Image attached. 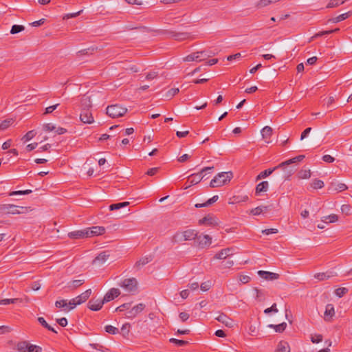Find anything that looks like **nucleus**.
I'll list each match as a JSON object with an SVG mask.
<instances>
[{"label": "nucleus", "mask_w": 352, "mask_h": 352, "mask_svg": "<svg viewBox=\"0 0 352 352\" xmlns=\"http://www.w3.org/2000/svg\"><path fill=\"white\" fill-rule=\"evenodd\" d=\"M29 342L27 341H21L17 343L16 349L19 352H27Z\"/></svg>", "instance_id": "obj_34"}, {"label": "nucleus", "mask_w": 352, "mask_h": 352, "mask_svg": "<svg viewBox=\"0 0 352 352\" xmlns=\"http://www.w3.org/2000/svg\"><path fill=\"white\" fill-rule=\"evenodd\" d=\"M38 322L45 329H48L49 331H52L55 333H57V331L55 330L54 328H53L52 327H51L50 324H48V323L46 322V320H45L44 318L43 317H38Z\"/></svg>", "instance_id": "obj_31"}, {"label": "nucleus", "mask_w": 352, "mask_h": 352, "mask_svg": "<svg viewBox=\"0 0 352 352\" xmlns=\"http://www.w3.org/2000/svg\"><path fill=\"white\" fill-rule=\"evenodd\" d=\"M32 191L31 190H16V191H12L9 193L10 196H14V195H29Z\"/></svg>", "instance_id": "obj_48"}, {"label": "nucleus", "mask_w": 352, "mask_h": 352, "mask_svg": "<svg viewBox=\"0 0 352 352\" xmlns=\"http://www.w3.org/2000/svg\"><path fill=\"white\" fill-rule=\"evenodd\" d=\"M311 341L313 343H319L322 341V336L321 334H315L311 336Z\"/></svg>", "instance_id": "obj_53"}, {"label": "nucleus", "mask_w": 352, "mask_h": 352, "mask_svg": "<svg viewBox=\"0 0 352 352\" xmlns=\"http://www.w3.org/2000/svg\"><path fill=\"white\" fill-rule=\"evenodd\" d=\"M120 294V292L117 288L110 289L104 295L102 298L104 303L113 300L115 298L118 297Z\"/></svg>", "instance_id": "obj_12"}, {"label": "nucleus", "mask_w": 352, "mask_h": 352, "mask_svg": "<svg viewBox=\"0 0 352 352\" xmlns=\"http://www.w3.org/2000/svg\"><path fill=\"white\" fill-rule=\"evenodd\" d=\"M59 106V104H56L54 105L50 106L47 108H45L44 115L49 114L52 113L56 108Z\"/></svg>", "instance_id": "obj_58"}, {"label": "nucleus", "mask_w": 352, "mask_h": 352, "mask_svg": "<svg viewBox=\"0 0 352 352\" xmlns=\"http://www.w3.org/2000/svg\"><path fill=\"white\" fill-rule=\"evenodd\" d=\"M84 283H85L84 279L74 280L69 281L67 283V287L70 290H74V289H77L78 287H80V285H83Z\"/></svg>", "instance_id": "obj_24"}, {"label": "nucleus", "mask_w": 352, "mask_h": 352, "mask_svg": "<svg viewBox=\"0 0 352 352\" xmlns=\"http://www.w3.org/2000/svg\"><path fill=\"white\" fill-rule=\"evenodd\" d=\"M290 351V347L289 344L285 341H280L278 346L276 352H289Z\"/></svg>", "instance_id": "obj_27"}, {"label": "nucleus", "mask_w": 352, "mask_h": 352, "mask_svg": "<svg viewBox=\"0 0 352 352\" xmlns=\"http://www.w3.org/2000/svg\"><path fill=\"white\" fill-rule=\"evenodd\" d=\"M13 122L12 119H6L0 124V129L5 130L8 128Z\"/></svg>", "instance_id": "obj_46"}, {"label": "nucleus", "mask_w": 352, "mask_h": 352, "mask_svg": "<svg viewBox=\"0 0 352 352\" xmlns=\"http://www.w3.org/2000/svg\"><path fill=\"white\" fill-rule=\"evenodd\" d=\"M335 316L334 306L332 304H327L325 307L324 314V320L327 322H331Z\"/></svg>", "instance_id": "obj_15"}, {"label": "nucleus", "mask_w": 352, "mask_h": 352, "mask_svg": "<svg viewBox=\"0 0 352 352\" xmlns=\"http://www.w3.org/2000/svg\"><path fill=\"white\" fill-rule=\"evenodd\" d=\"M197 56H199V62L206 60L208 58L212 56V52L208 51H199L197 52Z\"/></svg>", "instance_id": "obj_30"}, {"label": "nucleus", "mask_w": 352, "mask_h": 352, "mask_svg": "<svg viewBox=\"0 0 352 352\" xmlns=\"http://www.w3.org/2000/svg\"><path fill=\"white\" fill-rule=\"evenodd\" d=\"M261 134L263 138H270L272 134V129L270 126H266L261 130Z\"/></svg>", "instance_id": "obj_36"}, {"label": "nucleus", "mask_w": 352, "mask_h": 352, "mask_svg": "<svg viewBox=\"0 0 352 352\" xmlns=\"http://www.w3.org/2000/svg\"><path fill=\"white\" fill-rule=\"evenodd\" d=\"M195 240L197 245L201 248L208 247L212 243V238L207 234L197 235Z\"/></svg>", "instance_id": "obj_8"}, {"label": "nucleus", "mask_w": 352, "mask_h": 352, "mask_svg": "<svg viewBox=\"0 0 352 352\" xmlns=\"http://www.w3.org/2000/svg\"><path fill=\"white\" fill-rule=\"evenodd\" d=\"M199 225L215 226L217 221L214 216L208 214L199 221Z\"/></svg>", "instance_id": "obj_21"}, {"label": "nucleus", "mask_w": 352, "mask_h": 352, "mask_svg": "<svg viewBox=\"0 0 352 352\" xmlns=\"http://www.w3.org/2000/svg\"><path fill=\"white\" fill-rule=\"evenodd\" d=\"M104 329L106 332L112 335H115L119 333L118 329L111 325H106L104 327Z\"/></svg>", "instance_id": "obj_45"}, {"label": "nucleus", "mask_w": 352, "mask_h": 352, "mask_svg": "<svg viewBox=\"0 0 352 352\" xmlns=\"http://www.w3.org/2000/svg\"><path fill=\"white\" fill-rule=\"evenodd\" d=\"M287 166H284L281 167L284 170V174L283 178L284 180L288 179L296 171V168L294 166L287 168Z\"/></svg>", "instance_id": "obj_25"}, {"label": "nucleus", "mask_w": 352, "mask_h": 352, "mask_svg": "<svg viewBox=\"0 0 352 352\" xmlns=\"http://www.w3.org/2000/svg\"><path fill=\"white\" fill-rule=\"evenodd\" d=\"M230 249H224V250H222L221 251H219V252H217L214 258H217V259H223V260H225L226 258H227L228 256H230Z\"/></svg>", "instance_id": "obj_28"}, {"label": "nucleus", "mask_w": 352, "mask_h": 352, "mask_svg": "<svg viewBox=\"0 0 352 352\" xmlns=\"http://www.w3.org/2000/svg\"><path fill=\"white\" fill-rule=\"evenodd\" d=\"M89 237L102 235L105 232V228L102 226H93L86 228Z\"/></svg>", "instance_id": "obj_13"}, {"label": "nucleus", "mask_w": 352, "mask_h": 352, "mask_svg": "<svg viewBox=\"0 0 352 352\" xmlns=\"http://www.w3.org/2000/svg\"><path fill=\"white\" fill-rule=\"evenodd\" d=\"M351 15H352V11H349L346 13L340 14L339 16H338L336 17L331 18V19H329L328 21L331 22V23H339L340 21H342L348 19Z\"/></svg>", "instance_id": "obj_23"}, {"label": "nucleus", "mask_w": 352, "mask_h": 352, "mask_svg": "<svg viewBox=\"0 0 352 352\" xmlns=\"http://www.w3.org/2000/svg\"><path fill=\"white\" fill-rule=\"evenodd\" d=\"M81 105L82 109H89L92 107V102L90 96H84L81 100Z\"/></svg>", "instance_id": "obj_29"}, {"label": "nucleus", "mask_w": 352, "mask_h": 352, "mask_svg": "<svg viewBox=\"0 0 352 352\" xmlns=\"http://www.w3.org/2000/svg\"><path fill=\"white\" fill-rule=\"evenodd\" d=\"M95 50V48L94 47L81 50L77 52L78 56H82V55H89L92 54Z\"/></svg>", "instance_id": "obj_41"}, {"label": "nucleus", "mask_w": 352, "mask_h": 352, "mask_svg": "<svg viewBox=\"0 0 352 352\" xmlns=\"http://www.w3.org/2000/svg\"><path fill=\"white\" fill-rule=\"evenodd\" d=\"M325 101V104L327 107H329L335 101V98L332 96H329V97L324 99Z\"/></svg>", "instance_id": "obj_62"}, {"label": "nucleus", "mask_w": 352, "mask_h": 352, "mask_svg": "<svg viewBox=\"0 0 352 352\" xmlns=\"http://www.w3.org/2000/svg\"><path fill=\"white\" fill-rule=\"evenodd\" d=\"M338 220V216L335 214L324 217L322 221L324 223H334Z\"/></svg>", "instance_id": "obj_35"}, {"label": "nucleus", "mask_w": 352, "mask_h": 352, "mask_svg": "<svg viewBox=\"0 0 352 352\" xmlns=\"http://www.w3.org/2000/svg\"><path fill=\"white\" fill-rule=\"evenodd\" d=\"M169 342H171V343H173V344H176L177 346H186V345H187L188 344V341L182 340H178V339H176V338H170L169 340Z\"/></svg>", "instance_id": "obj_42"}, {"label": "nucleus", "mask_w": 352, "mask_h": 352, "mask_svg": "<svg viewBox=\"0 0 352 352\" xmlns=\"http://www.w3.org/2000/svg\"><path fill=\"white\" fill-rule=\"evenodd\" d=\"M145 308V305L143 303H139L137 305L134 306L130 310H129L126 314V317L128 318H135L138 314L142 312Z\"/></svg>", "instance_id": "obj_11"}, {"label": "nucleus", "mask_w": 352, "mask_h": 352, "mask_svg": "<svg viewBox=\"0 0 352 352\" xmlns=\"http://www.w3.org/2000/svg\"><path fill=\"white\" fill-rule=\"evenodd\" d=\"M348 292V289L346 287H339L335 290V294L338 297L341 298Z\"/></svg>", "instance_id": "obj_49"}, {"label": "nucleus", "mask_w": 352, "mask_h": 352, "mask_svg": "<svg viewBox=\"0 0 352 352\" xmlns=\"http://www.w3.org/2000/svg\"><path fill=\"white\" fill-rule=\"evenodd\" d=\"M80 119L81 122L85 124H91L94 121L92 113L88 109H82Z\"/></svg>", "instance_id": "obj_10"}, {"label": "nucleus", "mask_w": 352, "mask_h": 352, "mask_svg": "<svg viewBox=\"0 0 352 352\" xmlns=\"http://www.w3.org/2000/svg\"><path fill=\"white\" fill-rule=\"evenodd\" d=\"M22 302V300L20 298H11V299L5 298V299L0 300V305H8L10 303H17V302Z\"/></svg>", "instance_id": "obj_38"}, {"label": "nucleus", "mask_w": 352, "mask_h": 352, "mask_svg": "<svg viewBox=\"0 0 352 352\" xmlns=\"http://www.w3.org/2000/svg\"><path fill=\"white\" fill-rule=\"evenodd\" d=\"M234 264V261L231 260V257L228 256L227 258L221 262V266L224 268H230Z\"/></svg>", "instance_id": "obj_44"}, {"label": "nucleus", "mask_w": 352, "mask_h": 352, "mask_svg": "<svg viewBox=\"0 0 352 352\" xmlns=\"http://www.w3.org/2000/svg\"><path fill=\"white\" fill-rule=\"evenodd\" d=\"M247 212L252 215H259L263 213V210L262 208H261L260 206L252 209L251 210H250V212L247 211Z\"/></svg>", "instance_id": "obj_52"}, {"label": "nucleus", "mask_w": 352, "mask_h": 352, "mask_svg": "<svg viewBox=\"0 0 352 352\" xmlns=\"http://www.w3.org/2000/svg\"><path fill=\"white\" fill-rule=\"evenodd\" d=\"M215 319L228 327H233L234 325V321L223 314H221Z\"/></svg>", "instance_id": "obj_19"}, {"label": "nucleus", "mask_w": 352, "mask_h": 352, "mask_svg": "<svg viewBox=\"0 0 352 352\" xmlns=\"http://www.w3.org/2000/svg\"><path fill=\"white\" fill-rule=\"evenodd\" d=\"M107 114L113 118L123 116L127 111V109L119 104H112L107 107Z\"/></svg>", "instance_id": "obj_4"}, {"label": "nucleus", "mask_w": 352, "mask_h": 352, "mask_svg": "<svg viewBox=\"0 0 352 352\" xmlns=\"http://www.w3.org/2000/svg\"><path fill=\"white\" fill-rule=\"evenodd\" d=\"M6 214H23L25 213L28 209L27 208L23 206H17L14 204H6Z\"/></svg>", "instance_id": "obj_9"}, {"label": "nucleus", "mask_w": 352, "mask_h": 352, "mask_svg": "<svg viewBox=\"0 0 352 352\" xmlns=\"http://www.w3.org/2000/svg\"><path fill=\"white\" fill-rule=\"evenodd\" d=\"M212 286V283L210 281H206L204 283H202L200 285L201 289L204 292H206L210 289V288Z\"/></svg>", "instance_id": "obj_54"}, {"label": "nucleus", "mask_w": 352, "mask_h": 352, "mask_svg": "<svg viewBox=\"0 0 352 352\" xmlns=\"http://www.w3.org/2000/svg\"><path fill=\"white\" fill-rule=\"evenodd\" d=\"M213 169V166L211 167H205L199 173L191 174L188 177V181L190 182V185H195L201 182V180L205 177L202 174L209 170H212Z\"/></svg>", "instance_id": "obj_7"}, {"label": "nucleus", "mask_w": 352, "mask_h": 352, "mask_svg": "<svg viewBox=\"0 0 352 352\" xmlns=\"http://www.w3.org/2000/svg\"><path fill=\"white\" fill-rule=\"evenodd\" d=\"M342 212L349 215L351 213V206L348 204L342 205L341 207Z\"/></svg>", "instance_id": "obj_60"}, {"label": "nucleus", "mask_w": 352, "mask_h": 352, "mask_svg": "<svg viewBox=\"0 0 352 352\" xmlns=\"http://www.w3.org/2000/svg\"><path fill=\"white\" fill-rule=\"evenodd\" d=\"M269 188V184L267 181H263L258 184L256 186V195H261L262 192H265Z\"/></svg>", "instance_id": "obj_22"}, {"label": "nucleus", "mask_w": 352, "mask_h": 352, "mask_svg": "<svg viewBox=\"0 0 352 352\" xmlns=\"http://www.w3.org/2000/svg\"><path fill=\"white\" fill-rule=\"evenodd\" d=\"M118 285L128 292H135L138 289V281L135 278H126Z\"/></svg>", "instance_id": "obj_5"}, {"label": "nucleus", "mask_w": 352, "mask_h": 352, "mask_svg": "<svg viewBox=\"0 0 352 352\" xmlns=\"http://www.w3.org/2000/svg\"><path fill=\"white\" fill-rule=\"evenodd\" d=\"M257 273L261 278L268 280L278 279L279 277L278 274L267 271L259 270Z\"/></svg>", "instance_id": "obj_20"}, {"label": "nucleus", "mask_w": 352, "mask_h": 352, "mask_svg": "<svg viewBox=\"0 0 352 352\" xmlns=\"http://www.w3.org/2000/svg\"><path fill=\"white\" fill-rule=\"evenodd\" d=\"M76 305H79V303H77L76 298L71 299L69 302L66 300H56L55 302V306L57 308H63L65 311H69L74 309Z\"/></svg>", "instance_id": "obj_6"}, {"label": "nucleus", "mask_w": 352, "mask_h": 352, "mask_svg": "<svg viewBox=\"0 0 352 352\" xmlns=\"http://www.w3.org/2000/svg\"><path fill=\"white\" fill-rule=\"evenodd\" d=\"M314 276L316 278L318 279L319 280H324L330 277L329 275H328L327 273H324V272L318 273V274H315Z\"/></svg>", "instance_id": "obj_55"}, {"label": "nucleus", "mask_w": 352, "mask_h": 352, "mask_svg": "<svg viewBox=\"0 0 352 352\" xmlns=\"http://www.w3.org/2000/svg\"><path fill=\"white\" fill-rule=\"evenodd\" d=\"M286 327H287V324L285 322H282L279 324L274 325V330L276 332L281 333L285 331Z\"/></svg>", "instance_id": "obj_51"}, {"label": "nucleus", "mask_w": 352, "mask_h": 352, "mask_svg": "<svg viewBox=\"0 0 352 352\" xmlns=\"http://www.w3.org/2000/svg\"><path fill=\"white\" fill-rule=\"evenodd\" d=\"M36 135V132L34 130L29 131L23 137L22 140H23L24 142H28L32 140Z\"/></svg>", "instance_id": "obj_39"}, {"label": "nucleus", "mask_w": 352, "mask_h": 352, "mask_svg": "<svg viewBox=\"0 0 352 352\" xmlns=\"http://www.w3.org/2000/svg\"><path fill=\"white\" fill-rule=\"evenodd\" d=\"M25 30V27L21 25H13L11 28L10 33L15 34L19 33Z\"/></svg>", "instance_id": "obj_40"}, {"label": "nucleus", "mask_w": 352, "mask_h": 352, "mask_svg": "<svg viewBox=\"0 0 352 352\" xmlns=\"http://www.w3.org/2000/svg\"><path fill=\"white\" fill-rule=\"evenodd\" d=\"M305 156L304 155H298L294 158L289 159L287 161H285L280 164H279L278 166L274 167L273 168H268L266 169L262 172H261L256 177V181L265 178L268 176H270L275 170L280 168V167H283L284 166H289L293 163H296L297 162H300L302 160H304Z\"/></svg>", "instance_id": "obj_1"}, {"label": "nucleus", "mask_w": 352, "mask_h": 352, "mask_svg": "<svg viewBox=\"0 0 352 352\" xmlns=\"http://www.w3.org/2000/svg\"><path fill=\"white\" fill-rule=\"evenodd\" d=\"M168 34L176 41H184L190 38V34L188 32L170 31Z\"/></svg>", "instance_id": "obj_17"}, {"label": "nucleus", "mask_w": 352, "mask_h": 352, "mask_svg": "<svg viewBox=\"0 0 352 352\" xmlns=\"http://www.w3.org/2000/svg\"><path fill=\"white\" fill-rule=\"evenodd\" d=\"M153 260V257L152 256L149 255V256H144L141 258H140L136 263H135V266L136 267H140L141 266H144L146 264L148 263L149 262H151V261Z\"/></svg>", "instance_id": "obj_26"}, {"label": "nucleus", "mask_w": 352, "mask_h": 352, "mask_svg": "<svg viewBox=\"0 0 352 352\" xmlns=\"http://www.w3.org/2000/svg\"><path fill=\"white\" fill-rule=\"evenodd\" d=\"M130 324L129 323H125L122 325L121 328V333L123 336L128 335L129 333Z\"/></svg>", "instance_id": "obj_56"}, {"label": "nucleus", "mask_w": 352, "mask_h": 352, "mask_svg": "<svg viewBox=\"0 0 352 352\" xmlns=\"http://www.w3.org/2000/svg\"><path fill=\"white\" fill-rule=\"evenodd\" d=\"M129 205V202L128 201H124V202H120L116 204H113L109 206V210L111 211L112 210H119L122 208L126 207Z\"/></svg>", "instance_id": "obj_32"}, {"label": "nucleus", "mask_w": 352, "mask_h": 352, "mask_svg": "<svg viewBox=\"0 0 352 352\" xmlns=\"http://www.w3.org/2000/svg\"><path fill=\"white\" fill-rule=\"evenodd\" d=\"M199 56L197 54V52L192 53L188 56H186L185 58H184V61H197L199 62L198 58Z\"/></svg>", "instance_id": "obj_47"}, {"label": "nucleus", "mask_w": 352, "mask_h": 352, "mask_svg": "<svg viewBox=\"0 0 352 352\" xmlns=\"http://www.w3.org/2000/svg\"><path fill=\"white\" fill-rule=\"evenodd\" d=\"M311 186L314 189H320L324 187V182L320 179H316L313 181Z\"/></svg>", "instance_id": "obj_43"}, {"label": "nucleus", "mask_w": 352, "mask_h": 352, "mask_svg": "<svg viewBox=\"0 0 352 352\" xmlns=\"http://www.w3.org/2000/svg\"><path fill=\"white\" fill-rule=\"evenodd\" d=\"M232 177L231 172H223L217 174L210 182V186L212 188L219 187L226 184Z\"/></svg>", "instance_id": "obj_3"}, {"label": "nucleus", "mask_w": 352, "mask_h": 352, "mask_svg": "<svg viewBox=\"0 0 352 352\" xmlns=\"http://www.w3.org/2000/svg\"><path fill=\"white\" fill-rule=\"evenodd\" d=\"M348 0H330L327 5V8H336L340 5H342Z\"/></svg>", "instance_id": "obj_33"}, {"label": "nucleus", "mask_w": 352, "mask_h": 352, "mask_svg": "<svg viewBox=\"0 0 352 352\" xmlns=\"http://www.w3.org/2000/svg\"><path fill=\"white\" fill-rule=\"evenodd\" d=\"M131 307V303H124L116 309V311H123L125 309H129Z\"/></svg>", "instance_id": "obj_59"}, {"label": "nucleus", "mask_w": 352, "mask_h": 352, "mask_svg": "<svg viewBox=\"0 0 352 352\" xmlns=\"http://www.w3.org/2000/svg\"><path fill=\"white\" fill-rule=\"evenodd\" d=\"M104 304V302L102 299V300L91 299L89 301L87 306L89 309H91L92 311H97L102 309Z\"/></svg>", "instance_id": "obj_14"}, {"label": "nucleus", "mask_w": 352, "mask_h": 352, "mask_svg": "<svg viewBox=\"0 0 352 352\" xmlns=\"http://www.w3.org/2000/svg\"><path fill=\"white\" fill-rule=\"evenodd\" d=\"M158 74L156 72H151L147 74L146 76V79L148 80L155 79L157 77Z\"/></svg>", "instance_id": "obj_63"}, {"label": "nucleus", "mask_w": 352, "mask_h": 352, "mask_svg": "<svg viewBox=\"0 0 352 352\" xmlns=\"http://www.w3.org/2000/svg\"><path fill=\"white\" fill-rule=\"evenodd\" d=\"M322 160L327 163H332L335 161V158L330 155H324L322 156Z\"/></svg>", "instance_id": "obj_64"}, {"label": "nucleus", "mask_w": 352, "mask_h": 352, "mask_svg": "<svg viewBox=\"0 0 352 352\" xmlns=\"http://www.w3.org/2000/svg\"><path fill=\"white\" fill-rule=\"evenodd\" d=\"M42 348L39 346L29 343L27 352H41Z\"/></svg>", "instance_id": "obj_50"}, {"label": "nucleus", "mask_w": 352, "mask_h": 352, "mask_svg": "<svg viewBox=\"0 0 352 352\" xmlns=\"http://www.w3.org/2000/svg\"><path fill=\"white\" fill-rule=\"evenodd\" d=\"M179 92L178 88H172L169 89L166 93V97L172 98Z\"/></svg>", "instance_id": "obj_61"}, {"label": "nucleus", "mask_w": 352, "mask_h": 352, "mask_svg": "<svg viewBox=\"0 0 352 352\" xmlns=\"http://www.w3.org/2000/svg\"><path fill=\"white\" fill-rule=\"evenodd\" d=\"M300 179H308L311 177V170L309 169H302L298 173Z\"/></svg>", "instance_id": "obj_37"}, {"label": "nucleus", "mask_w": 352, "mask_h": 352, "mask_svg": "<svg viewBox=\"0 0 352 352\" xmlns=\"http://www.w3.org/2000/svg\"><path fill=\"white\" fill-rule=\"evenodd\" d=\"M68 236L73 239H84L89 237V234H87L86 229H85L70 232L68 233Z\"/></svg>", "instance_id": "obj_18"}, {"label": "nucleus", "mask_w": 352, "mask_h": 352, "mask_svg": "<svg viewBox=\"0 0 352 352\" xmlns=\"http://www.w3.org/2000/svg\"><path fill=\"white\" fill-rule=\"evenodd\" d=\"M271 312H274V313L278 312V309L276 308V303H274L270 307L267 308L264 310V313L266 314H269Z\"/></svg>", "instance_id": "obj_57"}, {"label": "nucleus", "mask_w": 352, "mask_h": 352, "mask_svg": "<svg viewBox=\"0 0 352 352\" xmlns=\"http://www.w3.org/2000/svg\"><path fill=\"white\" fill-rule=\"evenodd\" d=\"M197 232L195 230H186L182 232H176L173 236L172 241L174 243H179L186 241L195 239Z\"/></svg>", "instance_id": "obj_2"}, {"label": "nucleus", "mask_w": 352, "mask_h": 352, "mask_svg": "<svg viewBox=\"0 0 352 352\" xmlns=\"http://www.w3.org/2000/svg\"><path fill=\"white\" fill-rule=\"evenodd\" d=\"M110 256L109 251H103L100 252L94 260L93 264L102 265L109 258Z\"/></svg>", "instance_id": "obj_16"}]
</instances>
